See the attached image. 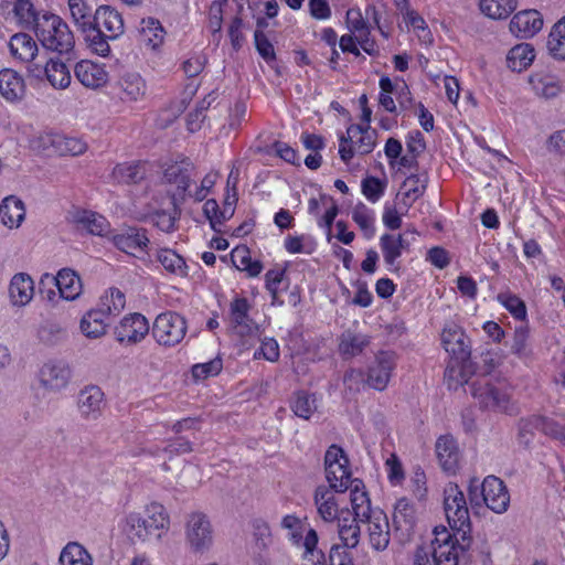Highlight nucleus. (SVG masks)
Masks as SVG:
<instances>
[{
  "label": "nucleus",
  "mask_w": 565,
  "mask_h": 565,
  "mask_svg": "<svg viewBox=\"0 0 565 565\" xmlns=\"http://www.w3.org/2000/svg\"><path fill=\"white\" fill-rule=\"evenodd\" d=\"M146 171L139 162L117 164L111 173V178L119 184L138 183L145 178Z\"/></svg>",
  "instance_id": "nucleus-39"
},
{
  "label": "nucleus",
  "mask_w": 565,
  "mask_h": 565,
  "mask_svg": "<svg viewBox=\"0 0 565 565\" xmlns=\"http://www.w3.org/2000/svg\"><path fill=\"white\" fill-rule=\"evenodd\" d=\"M353 221L363 231L364 235L370 238L374 235V217L372 212L366 207L365 204L359 203L352 212Z\"/></svg>",
  "instance_id": "nucleus-53"
},
{
  "label": "nucleus",
  "mask_w": 565,
  "mask_h": 565,
  "mask_svg": "<svg viewBox=\"0 0 565 565\" xmlns=\"http://www.w3.org/2000/svg\"><path fill=\"white\" fill-rule=\"evenodd\" d=\"M482 500L493 512H505L510 503V494L504 482L495 476L486 477L482 481Z\"/></svg>",
  "instance_id": "nucleus-13"
},
{
  "label": "nucleus",
  "mask_w": 565,
  "mask_h": 565,
  "mask_svg": "<svg viewBox=\"0 0 565 565\" xmlns=\"http://www.w3.org/2000/svg\"><path fill=\"white\" fill-rule=\"evenodd\" d=\"M194 166L189 159H183L180 162L169 166L164 170V179L168 183L177 186V192L173 196L184 198L192 178Z\"/></svg>",
  "instance_id": "nucleus-22"
},
{
  "label": "nucleus",
  "mask_w": 565,
  "mask_h": 565,
  "mask_svg": "<svg viewBox=\"0 0 565 565\" xmlns=\"http://www.w3.org/2000/svg\"><path fill=\"white\" fill-rule=\"evenodd\" d=\"M52 143L57 148L61 154L78 156L86 149V143L78 138L56 136Z\"/></svg>",
  "instance_id": "nucleus-55"
},
{
  "label": "nucleus",
  "mask_w": 565,
  "mask_h": 565,
  "mask_svg": "<svg viewBox=\"0 0 565 565\" xmlns=\"http://www.w3.org/2000/svg\"><path fill=\"white\" fill-rule=\"evenodd\" d=\"M104 392L97 385L84 387L77 398V405L81 414L86 418H97L102 415L104 407Z\"/></svg>",
  "instance_id": "nucleus-23"
},
{
  "label": "nucleus",
  "mask_w": 565,
  "mask_h": 565,
  "mask_svg": "<svg viewBox=\"0 0 565 565\" xmlns=\"http://www.w3.org/2000/svg\"><path fill=\"white\" fill-rule=\"evenodd\" d=\"M215 100V96L213 93L206 95L196 106L194 111H191L188 115V129L191 132H194L200 129L202 121L205 118L204 111L211 106V104Z\"/></svg>",
  "instance_id": "nucleus-59"
},
{
  "label": "nucleus",
  "mask_w": 565,
  "mask_h": 565,
  "mask_svg": "<svg viewBox=\"0 0 565 565\" xmlns=\"http://www.w3.org/2000/svg\"><path fill=\"white\" fill-rule=\"evenodd\" d=\"M67 221L76 231L103 236L104 217L93 211L74 207L67 213Z\"/></svg>",
  "instance_id": "nucleus-20"
},
{
  "label": "nucleus",
  "mask_w": 565,
  "mask_h": 565,
  "mask_svg": "<svg viewBox=\"0 0 565 565\" xmlns=\"http://www.w3.org/2000/svg\"><path fill=\"white\" fill-rule=\"evenodd\" d=\"M222 359L217 356L209 362L193 365L192 375L194 379L203 380L209 376L217 375L222 371Z\"/></svg>",
  "instance_id": "nucleus-61"
},
{
  "label": "nucleus",
  "mask_w": 565,
  "mask_h": 565,
  "mask_svg": "<svg viewBox=\"0 0 565 565\" xmlns=\"http://www.w3.org/2000/svg\"><path fill=\"white\" fill-rule=\"evenodd\" d=\"M534 47L529 43L513 46L507 55V64L513 72H522L534 61Z\"/></svg>",
  "instance_id": "nucleus-33"
},
{
  "label": "nucleus",
  "mask_w": 565,
  "mask_h": 565,
  "mask_svg": "<svg viewBox=\"0 0 565 565\" xmlns=\"http://www.w3.org/2000/svg\"><path fill=\"white\" fill-rule=\"evenodd\" d=\"M72 377V369L64 360H50L45 362L39 371V381L41 386L53 393L65 388Z\"/></svg>",
  "instance_id": "nucleus-10"
},
{
  "label": "nucleus",
  "mask_w": 565,
  "mask_h": 565,
  "mask_svg": "<svg viewBox=\"0 0 565 565\" xmlns=\"http://www.w3.org/2000/svg\"><path fill=\"white\" fill-rule=\"evenodd\" d=\"M25 93V85L22 76L11 70L0 71V95L9 102L20 100Z\"/></svg>",
  "instance_id": "nucleus-27"
},
{
  "label": "nucleus",
  "mask_w": 565,
  "mask_h": 565,
  "mask_svg": "<svg viewBox=\"0 0 565 565\" xmlns=\"http://www.w3.org/2000/svg\"><path fill=\"white\" fill-rule=\"evenodd\" d=\"M536 423L539 424L540 431L565 445V426H562L554 419L543 416L537 417Z\"/></svg>",
  "instance_id": "nucleus-60"
},
{
  "label": "nucleus",
  "mask_w": 565,
  "mask_h": 565,
  "mask_svg": "<svg viewBox=\"0 0 565 565\" xmlns=\"http://www.w3.org/2000/svg\"><path fill=\"white\" fill-rule=\"evenodd\" d=\"M231 259L237 269L247 271L250 277L258 276L263 270V264L252 259L250 252L245 245L235 247L231 253Z\"/></svg>",
  "instance_id": "nucleus-38"
},
{
  "label": "nucleus",
  "mask_w": 565,
  "mask_h": 565,
  "mask_svg": "<svg viewBox=\"0 0 565 565\" xmlns=\"http://www.w3.org/2000/svg\"><path fill=\"white\" fill-rule=\"evenodd\" d=\"M348 550V547H343L340 544H333L329 552L330 565H354Z\"/></svg>",
  "instance_id": "nucleus-64"
},
{
  "label": "nucleus",
  "mask_w": 565,
  "mask_h": 565,
  "mask_svg": "<svg viewBox=\"0 0 565 565\" xmlns=\"http://www.w3.org/2000/svg\"><path fill=\"white\" fill-rule=\"evenodd\" d=\"M436 454L441 468L455 472L460 459L457 441L450 435L440 436L436 441Z\"/></svg>",
  "instance_id": "nucleus-25"
},
{
  "label": "nucleus",
  "mask_w": 565,
  "mask_h": 565,
  "mask_svg": "<svg viewBox=\"0 0 565 565\" xmlns=\"http://www.w3.org/2000/svg\"><path fill=\"white\" fill-rule=\"evenodd\" d=\"M81 330L90 339L100 338L106 333V312L90 310L81 320Z\"/></svg>",
  "instance_id": "nucleus-37"
},
{
  "label": "nucleus",
  "mask_w": 565,
  "mask_h": 565,
  "mask_svg": "<svg viewBox=\"0 0 565 565\" xmlns=\"http://www.w3.org/2000/svg\"><path fill=\"white\" fill-rule=\"evenodd\" d=\"M26 71L32 78L47 79L54 88L64 89L71 83V73L66 64L58 56H51L47 52H44L39 63L26 66Z\"/></svg>",
  "instance_id": "nucleus-6"
},
{
  "label": "nucleus",
  "mask_w": 565,
  "mask_h": 565,
  "mask_svg": "<svg viewBox=\"0 0 565 565\" xmlns=\"http://www.w3.org/2000/svg\"><path fill=\"white\" fill-rule=\"evenodd\" d=\"M113 93L121 100L137 102L146 93V83L137 73H125L113 86Z\"/></svg>",
  "instance_id": "nucleus-21"
},
{
  "label": "nucleus",
  "mask_w": 565,
  "mask_h": 565,
  "mask_svg": "<svg viewBox=\"0 0 565 565\" xmlns=\"http://www.w3.org/2000/svg\"><path fill=\"white\" fill-rule=\"evenodd\" d=\"M472 396L481 407L498 413L512 415L516 407L505 387L491 383L488 379H479L470 384Z\"/></svg>",
  "instance_id": "nucleus-5"
},
{
  "label": "nucleus",
  "mask_w": 565,
  "mask_h": 565,
  "mask_svg": "<svg viewBox=\"0 0 565 565\" xmlns=\"http://www.w3.org/2000/svg\"><path fill=\"white\" fill-rule=\"evenodd\" d=\"M158 260L170 273L185 276L186 265L184 259L172 249H161L158 253Z\"/></svg>",
  "instance_id": "nucleus-48"
},
{
  "label": "nucleus",
  "mask_w": 565,
  "mask_h": 565,
  "mask_svg": "<svg viewBox=\"0 0 565 565\" xmlns=\"http://www.w3.org/2000/svg\"><path fill=\"white\" fill-rule=\"evenodd\" d=\"M470 361L463 365L461 362L450 361L445 371V380L449 390H457L468 383V373H472Z\"/></svg>",
  "instance_id": "nucleus-43"
},
{
  "label": "nucleus",
  "mask_w": 565,
  "mask_h": 565,
  "mask_svg": "<svg viewBox=\"0 0 565 565\" xmlns=\"http://www.w3.org/2000/svg\"><path fill=\"white\" fill-rule=\"evenodd\" d=\"M511 351L522 360H526L531 355L532 350L529 343V330L525 327L515 329Z\"/></svg>",
  "instance_id": "nucleus-57"
},
{
  "label": "nucleus",
  "mask_w": 565,
  "mask_h": 565,
  "mask_svg": "<svg viewBox=\"0 0 565 565\" xmlns=\"http://www.w3.org/2000/svg\"><path fill=\"white\" fill-rule=\"evenodd\" d=\"M380 246L385 263L388 266L394 267V270L397 271L399 269V264L397 263V259L403 252L401 249V244L398 243V241H395L393 234H383L380 238Z\"/></svg>",
  "instance_id": "nucleus-47"
},
{
  "label": "nucleus",
  "mask_w": 565,
  "mask_h": 565,
  "mask_svg": "<svg viewBox=\"0 0 565 565\" xmlns=\"http://www.w3.org/2000/svg\"><path fill=\"white\" fill-rule=\"evenodd\" d=\"M250 306L246 298H235L230 306L231 322L234 331L242 335H254L258 326L249 318Z\"/></svg>",
  "instance_id": "nucleus-16"
},
{
  "label": "nucleus",
  "mask_w": 565,
  "mask_h": 565,
  "mask_svg": "<svg viewBox=\"0 0 565 565\" xmlns=\"http://www.w3.org/2000/svg\"><path fill=\"white\" fill-rule=\"evenodd\" d=\"M366 524L369 542L375 551H384L390 544V523L386 514L376 509L363 522Z\"/></svg>",
  "instance_id": "nucleus-15"
},
{
  "label": "nucleus",
  "mask_w": 565,
  "mask_h": 565,
  "mask_svg": "<svg viewBox=\"0 0 565 565\" xmlns=\"http://www.w3.org/2000/svg\"><path fill=\"white\" fill-rule=\"evenodd\" d=\"M149 218L151 224L158 227L160 231L171 233L175 230L179 212L177 207H173L172 211L160 210L152 213Z\"/></svg>",
  "instance_id": "nucleus-52"
},
{
  "label": "nucleus",
  "mask_w": 565,
  "mask_h": 565,
  "mask_svg": "<svg viewBox=\"0 0 565 565\" xmlns=\"http://www.w3.org/2000/svg\"><path fill=\"white\" fill-rule=\"evenodd\" d=\"M369 343V337L345 331L340 338L339 350L342 355L351 358L360 354Z\"/></svg>",
  "instance_id": "nucleus-42"
},
{
  "label": "nucleus",
  "mask_w": 565,
  "mask_h": 565,
  "mask_svg": "<svg viewBox=\"0 0 565 565\" xmlns=\"http://www.w3.org/2000/svg\"><path fill=\"white\" fill-rule=\"evenodd\" d=\"M11 55L29 65L39 63L43 58L44 53H40L36 42L26 33H17L9 41Z\"/></svg>",
  "instance_id": "nucleus-17"
},
{
  "label": "nucleus",
  "mask_w": 565,
  "mask_h": 565,
  "mask_svg": "<svg viewBox=\"0 0 565 565\" xmlns=\"http://www.w3.org/2000/svg\"><path fill=\"white\" fill-rule=\"evenodd\" d=\"M351 488V505L353 515L364 522L375 510L371 508L370 498L364 490V484L360 479H353Z\"/></svg>",
  "instance_id": "nucleus-31"
},
{
  "label": "nucleus",
  "mask_w": 565,
  "mask_h": 565,
  "mask_svg": "<svg viewBox=\"0 0 565 565\" xmlns=\"http://www.w3.org/2000/svg\"><path fill=\"white\" fill-rule=\"evenodd\" d=\"M529 83L531 84L536 95L544 98H553L561 90L558 79L548 73H534L530 76Z\"/></svg>",
  "instance_id": "nucleus-36"
},
{
  "label": "nucleus",
  "mask_w": 565,
  "mask_h": 565,
  "mask_svg": "<svg viewBox=\"0 0 565 565\" xmlns=\"http://www.w3.org/2000/svg\"><path fill=\"white\" fill-rule=\"evenodd\" d=\"M75 76L86 87L97 89L106 84L104 65L83 60L75 66Z\"/></svg>",
  "instance_id": "nucleus-24"
},
{
  "label": "nucleus",
  "mask_w": 565,
  "mask_h": 565,
  "mask_svg": "<svg viewBox=\"0 0 565 565\" xmlns=\"http://www.w3.org/2000/svg\"><path fill=\"white\" fill-rule=\"evenodd\" d=\"M60 565H93V558L78 542H68L61 551Z\"/></svg>",
  "instance_id": "nucleus-35"
},
{
  "label": "nucleus",
  "mask_w": 565,
  "mask_h": 565,
  "mask_svg": "<svg viewBox=\"0 0 565 565\" xmlns=\"http://www.w3.org/2000/svg\"><path fill=\"white\" fill-rule=\"evenodd\" d=\"M416 521V511L414 505L406 499H399L394 509L393 522L397 529L406 532L411 531Z\"/></svg>",
  "instance_id": "nucleus-41"
},
{
  "label": "nucleus",
  "mask_w": 565,
  "mask_h": 565,
  "mask_svg": "<svg viewBox=\"0 0 565 565\" xmlns=\"http://www.w3.org/2000/svg\"><path fill=\"white\" fill-rule=\"evenodd\" d=\"M291 409L296 416L309 419L317 409L316 398L306 392H298L291 403Z\"/></svg>",
  "instance_id": "nucleus-51"
},
{
  "label": "nucleus",
  "mask_w": 565,
  "mask_h": 565,
  "mask_svg": "<svg viewBox=\"0 0 565 565\" xmlns=\"http://www.w3.org/2000/svg\"><path fill=\"white\" fill-rule=\"evenodd\" d=\"M386 182L376 177H366L361 182L363 195L372 203L377 202L384 194Z\"/></svg>",
  "instance_id": "nucleus-58"
},
{
  "label": "nucleus",
  "mask_w": 565,
  "mask_h": 565,
  "mask_svg": "<svg viewBox=\"0 0 565 565\" xmlns=\"http://www.w3.org/2000/svg\"><path fill=\"white\" fill-rule=\"evenodd\" d=\"M546 46L555 60L565 61V17L553 25Z\"/></svg>",
  "instance_id": "nucleus-40"
},
{
  "label": "nucleus",
  "mask_w": 565,
  "mask_h": 565,
  "mask_svg": "<svg viewBox=\"0 0 565 565\" xmlns=\"http://www.w3.org/2000/svg\"><path fill=\"white\" fill-rule=\"evenodd\" d=\"M39 339L45 344H56L66 337V330L57 322H45L38 331Z\"/></svg>",
  "instance_id": "nucleus-56"
},
{
  "label": "nucleus",
  "mask_w": 565,
  "mask_h": 565,
  "mask_svg": "<svg viewBox=\"0 0 565 565\" xmlns=\"http://www.w3.org/2000/svg\"><path fill=\"white\" fill-rule=\"evenodd\" d=\"M349 459L344 460L331 468H326V479L329 482V488L335 492H344L352 486L351 471L348 467Z\"/></svg>",
  "instance_id": "nucleus-32"
},
{
  "label": "nucleus",
  "mask_w": 565,
  "mask_h": 565,
  "mask_svg": "<svg viewBox=\"0 0 565 565\" xmlns=\"http://www.w3.org/2000/svg\"><path fill=\"white\" fill-rule=\"evenodd\" d=\"M34 292V282L32 278L24 273L13 276L9 286V295L14 306L28 305Z\"/></svg>",
  "instance_id": "nucleus-30"
},
{
  "label": "nucleus",
  "mask_w": 565,
  "mask_h": 565,
  "mask_svg": "<svg viewBox=\"0 0 565 565\" xmlns=\"http://www.w3.org/2000/svg\"><path fill=\"white\" fill-rule=\"evenodd\" d=\"M13 13L23 28H32L35 31L41 15L35 11L30 0H17L13 6Z\"/></svg>",
  "instance_id": "nucleus-46"
},
{
  "label": "nucleus",
  "mask_w": 565,
  "mask_h": 565,
  "mask_svg": "<svg viewBox=\"0 0 565 565\" xmlns=\"http://www.w3.org/2000/svg\"><path fill=\"white\" fill-rule=\"evenodd\" d=\"M444 510L452 534L445 526H436L434 530L435 539L431 541L430 550L437 545H458L461 552L469 548L471 530L469 510L463 492L458 484L448 483L444 490Z\"/></svg>",
  "instance_id": "nucleus-1"
},
{
  "label": "nucleus",
  "mask_w": 565,
  "mask_h": 565,
  "mask_svg": "<svg viewBox=\"0 0 565 565\" xmlns=\"http://www.w3.org/2000/svg\"><path fill=\"white\" fill-rule=\"evenodd\" d=\"M0 216L4 226L18 228L25 217L23 201L14 195L4 198L0 204Z\"/></svg>",
  "instance_id": "nucleus-28"
},
{
  "label": "nucleus",
  "mask_w": 565,
  "mask_h": 565,
  "mask_svg": "<svg viewBox=\"0 0 565 565\" xmlns=\"http://www.w3.org/2000/svg\"><path fill=\"white\" fill-rule=\"evenodd\" d=\"M396 366V355L392 351H381L375 355L373 364L369 367L367 384L379 391H383Z\"/></svg>",
  "instance_id": "nucleus-12"
},
{
  "label": "nucleus",
  "mask_w": 565,
  "mask_h": 565,
  "mask_svg": "<svg viewBox=\"0 0 565 565\" xmlns=\"http://www.w3.org/2000/svg\"><path fill=\"white\" fill-rule=\"evenodd\" d=\"M255 46L259 55L266 61L271 62L276 60L274 45L269 42L265 33L256 30L254 33Z\"/></svg>",
  "instance_id": "nucleus-63"
},
{
  "label": "nucleus",
  "mask_w": 565,
  "mask_h": 565,
  "mask_svg": "<svg viewBox=\"0 0 565 565\" xmlns=\"http://www.w3.org/2000/svg\"><path fill=\"white\" fill-rule=\"evenodd\" d=\"M348 138L350 141L353 138L358 139L354 141V150L360 154H367L373 151L375 147V130H371L370 126L365 128L359 125H353L348 128Z\"/></svg>",
  "instance_id": "nucleus-34"
},
{
  "label": "nucleus",
  "mask_w": 565,
  "mask_h": 565,
  "mask_svg": "<svg viewBox=\"0 0 565 565\" xmlns=\"http://www.w3.org/2000/svg\"><path fill=\"white\" fill-rule=\"evenodd\" d=\"M141 24L140 36L142 42L153 50L161 45L164 38V30L161 23L153 18H148L143 19Z\"/></svg>",
  "instance_id": "nucleus-45"
},
{
  "label": "nucleus",
  "mask_w": 565,
  "mask_h": 565,
  "mask_svg": "<svg viewBox=\"0 0 565 565\" xmlns=\"http://www.w3.org/2000/svg\"><path fill=\"white\" fill-rule=\"evenodd\" d=\"M186 329L184 317L174 311H167L154 319L152 335L160 345L174 347L184 339Z\"/></svg>",
  "instance_id": "nucleus-7"
},
{
  "label": "nucleus",
  "mask_w": 565,
  "mask_h": 565,
  "mask_svg": "<svg viewBox=\"0 0 565 565\" xmlns=\"http://www.w3.org/2000/svg\"><path fill=\"white\" fill-rule=\"evenodd\" d=\"M458 545H437L431 551L435 565H458Z\"/></svg>",
  "instance_id": "nucleus-54"
},
{
  "label": "nucleus",
  "mask_w": 565,
  "mask_h": 565,
  "mask_svg": "<svg viewBox=\"0 0 565 565\" xmlns=\"http://www.w3.org/2000/svg\"><path fill=\"white\" fill-rule=\"evenodd\" d=\"M68 7L75 23L85 34V41L93 52L106 56V35L100 30L97 20L106 14V6H99L94 15L89 14V8L84 0H68Z\"/></svg>",
  "instance_id": "nucleus-4"
},
{
  "label": "nucleus",
  "mask_w": 565,
  "mask_h": 565,
  "mask_svg": "<svg viewBox=\"0 0 565 565\" xmlns=\"http://www.w3.org/2000/svg\"><path fill=\"white\" fill-rule=\"evenodd\" d=\"M499 300L516 319H523L526 316V308L524 302L516 296L500 294Z\"/></svg>",
  "instance_id": "nucleus-62"
},
{
  "label": "nucleus",
  "mask_w": 565,
  "mask_h": 565,
  "mask_svg": "<svg viewBox=\"0 0 565 565\" xmlns=\"http://www.w3.org/2000/svg\"><path fill=\"white\" fill-rule=\"evenodd\" d=\"M185 535L192 551L195 553L207 551L213 544V529L209 518L202 512L189 514Z\"/></svg>",
  "instance_id": "nucleus-9"
},
{
  "label": "nucleus",
  "mask_w": 565,
  "mask_h": 565,
  "mask_svg": "<svg viewBox=\"0 0 565 565\" xmlns=\"http://www.w3.org/2000/svg\"><path fill=\"white\" fill-rule=\"evenodd\" d=\"M360 523L362 521L354 515L352 516L349 511L345 513L341 512V515L338 518V534L343 543L341 546L355 548L359 545L361 536Z\"/></svg>",
  "instance_id": "nucleus-26"
},
{
  "label": "nucleus",
  "mask_w": 565,
  "mask_h": 565,
  "mask_svg": "<svg viewBox=\"0 0 565 565\" xmlns=\"http://www.w3.org/2000/svg\"><path fill=\"white\" fill-rule=\"evenodd\" d=\"M115 246L121 252L134 255L136 250L145 252L149 238L145 228L127 227L111 237Z\"/></svg>",
  "instance_id": "nucleus-19"
},
{
  "label": "nucleus",
  "mask_w": 565,
  "mask_h": 565,
  "mask_svg": "<svg viewBox=\"0 0 565 565\" xmlns=\"http://www.w3.org/2000/svg\"><path fill=\"white\" fill-rule=\"evenodd\" d=\"M315 504L318 514L324 522H333L339 518V508L331 488L317 487L315 491Z\"/></svg>",
  "instance_id": "nucleus-29"
},
{
  "label": "nucleus",
  "mask_w": 565,
  "mask_h": 565,
  "mask_svg": "<svg viewBox=\"0 0 565 565\" xmlns=\"http://www.w3.org/2000/svg\"><path fill=\"white\" fill-rule=\"evenodd\" d=\"M441 342L445 350L451 355L450 361L461 362L463 365L470 361L469 339L461 328L457 326L445 328L441 333Z\"/></svg>",
  "instance_id": "nucleus-11"
},
{
  "label": "nucleus",
  "mask_w": 565,
  "mask_h": 565,
  "mask_svg": "<svg viewBox=\"0 0 565 565\" xmlns=\"http://www.w3.org/2000/svg\"><path fill=\"white\" fill-rule=\"evenodd\" d=\"M34 32L46 50L58 54L68 53L74 46L73 33L68 25L56 14L43 13Z\"/></svg>",
  "instance_id": "nucleus-3"
},
{
  "label": "nucleus",
  "mask_w": 565,
  "mask_h": 565,
  "mask_svg": "<svg viewBox=\"0 0 565 565\" xmlns=\"http://www.w3.org/2000/svg\"><path fill=\"white\" fill-rule=\"evenodd\" d=\"M203 211L205 216L210 220L211 226L214 231H218L216 225H221L234 213V209L230 203H226L224 210L221 211L215 200H207L204 203Z\"/></svg>",
  "instance_id": "nucleus-50"
},
{
  "label": "nucleus",
  "mask_w": 565,
  "mask_h": 565,
  "mask_svg": "<svg viewBox=\"0 0 565 565\" xmlns=\"http://www.w3.org/2000/svg\"><path fill=\"white\" fill-rule=\"evenodd\" d=\"M516 8V0H481L480 10L491 19H505Z\"/></svg>",
  "instance_id": "nucleus-44"
},
{
  "label": "nucleus",
  "mask_w": 565,
  "mask_h": 565,
  "mask_svg": "<svg viewBox=\"0 0 565 565\" xmlns=\"http://www.w3.org/2000/svg\"><path fill=\"white\" fill-rule=\"evenodd\" d=\"M54 285L58 288L60 295L65 300H75L82 292V281L77 274L68 268L61 269L56 276L45 274L41 285Z\"/></svg>",
  "instance_id": "nucleus-14"
},
{
  "label": "nucleus",
  "mask_w": 565,
  "mask_h": 565,
  "mask_svg": "<svg viewBox=\"0 0 565 565\" xmlns=\"http://www.w3.org/2000/svg\"><path fill=\"white\" fill-rule=\"evenodd\" d=\"M170 527V516L166 508L152 502L145 509L143 515L140 513H129L122 523V532L132 542H146L151 537L160 540Z\"/></svg>",
  "instance_id": "nucleus-2"
},
{
  "label": "nucleus",
  "mask_w": 565,
  "mask_h": 565,
  "mask_svg": "<svg viewBox=\"0 0 565 565\" xmlns=\"http://www.w3.org/2000/svg\"><path fill=\"white\" fill-rule=\"evenodd\" d=\"M543 26V19L536 10H524L513 15L509 29L516 38L526 39L536 34Z\"/></svg>",
  "instance_id": "nucleus-18"
},
{
  "label": "nucleus",
  "mask_w": 565,
  "mask_h": 565,
  "mask_svg": "<svg viewBox=\"0 0 565 565\" xmlns=\"http://www.w3.org/2000/svg\"><path fill=\"white\" fill-rule=\"evenodd\" d=\"M428 184V174L426 172L411 174L402 184V189H405L406 196L411 198V201H416L424 195Z\"/></svg>",
  "instance_id": "nucleus-49"
},
{
  "label": "nucleus",
  "mask_w": 565,
  "mask_h": 565,
  "mask_svg": "<svg viewBox=\"0 0 565 565\" xmlns=\"http://www.w3.org/2000/svg\"><path fill=\"white\" fill-rule=\"evenodd\" d=\"M150 327L146 317L139 312L126 315L114 328L115 340L124 347L140 343L149 333Z\"/></svg>",
  "instance_id": "nucleus-8"
}]
</instances>
